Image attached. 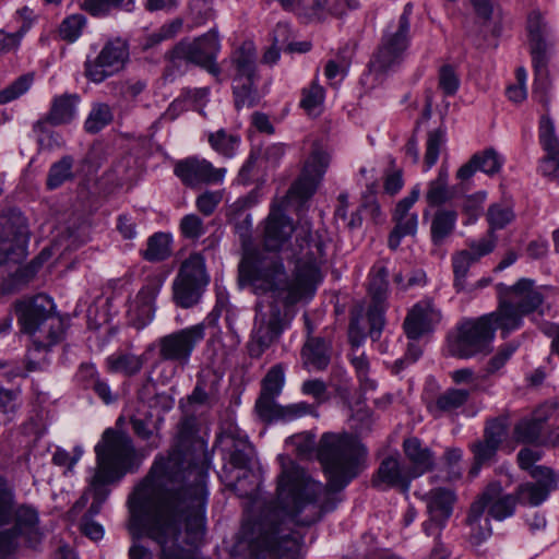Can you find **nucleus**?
I'll list each match as a JSON object with an SVG mask.
<instances>
[{
  "label": "nucleus",
  "mask_w": 559,
  "mask_h": 559,
  "mask_svg": "<svg viewBox=\"0 0 559 559\" xmlns=\"http://www.w3.org/2000/svg\"><path fill=\"white\" fill-rule=\"evenodd\" d=\"M486 200V193L480 191L469 194L464 198L462 203V212L468 218L466 224H472L477 221L483 212V204Z\"/></svg>",
  "instance_id": "54"
},
{
  "label": "nucleus",
  "mask_w": 559,
  "mask_h": 559,
  "mask_svg": "<svg viewBox=\"0 0 559 559\" xmlns=\"http://www.w3.org/2000/svg\"><path fill=\"white\" fill-rule=\"evenodd\" d=\"M72 167L73 158L69 155L52 164L47 176V187L52 190L70 180L73 177Z\"/></svg>",
  "instance_id": "38"
},
{
  "label": "nucleus",
  "mask_w": 559,
  "mask_h": 559,
  "mask_svg": "<svg viewBox=\"0 0 559 559\" xmlns=\"http://www.w3.org/2000/svg\"><path fill=\"white\" fill-rule=\"evenodd\" d=\"M174 173L187 187L198 188L202 185L223 182L226 169L215 168L212 163L205 158L191 156L178 160L175 165Z\"/></svg>",
  "instance_id": "19"
},
{
  "label": "nucleus",
  "mask_w": 559,
  "mask_h": 559,
  "mask_svg": "<svg viewBox=\"0 0 559 559\" xmlns=\"http://www.w3.org/2000/svg\"><path fill=\"white\" fill-rule=\"evenodd\" d=\"M460 86V78L455 68L451 64H443L439 70V88L447 96L456 93Z\"/></svg>",
  "instance_id": "51"
},
{
  "label": "nucleus",
  "mask_w": 559,
  "mask_h": 559,
  "mask_svg": "<svg viewBox=\"0 0 559 559\" xmlns=\"http://www.w3.org/2000/svg\"><path fill=\"white\" fill-rule=\"evenodd\" d=\"M288 26L286 24H277L274 31V45L270 47L263 55V62L274 64L280 59L278 44H284L287 39Z\"/></svg>",
  "instance_id": "59"
},
{
  "label": "nucleus",
  "mask_w": 559,
  "mask_h": 559,
  "mask_svg": "<svg viewBox=\"0 0 559 559\" xmlns=\"http://www.w3.org/2000/svg\"><path fill=\"white\" fill-rule=\"evenodd\" d=\"M445 142V133L441 129H436L428 133L426 142V153L424 157L425 170H429L438 160L440 150Z\"/></svg>",
  "instance_id": "43"
},
{
  "label": "nucleus",
  "mask_w": 559,
  "mask_h": 559,
  "mask_svg": "<svg viewBox=\"0 0 559 559\" xmlns=\"http://www.w3.org/2000/svg\"><path fill=\"white\" fill-rule=\"evenodd\" d=\"M180 231L185 238L198 239L205 234L203 221L195 214H187L180 221Z\"/></svg>",
  "instance_id": "56"
},
{
  "label": "nucleus",
  "mask_w": 559,
  "mask_h": 559,
  "mask_svg": "<svg viewBox=\"0 0 559 559\" xmlns=\"http://www.w3.org/2000/svg\"><path fill=\"white\" fill-rule=\"evenodd\" d=\"M204 336L205 326L203 323L169 333L158 341L159 356L164 360H171L186 366L194 348Z\"/></svg>",
  "instance_id": "17"
},
{
  "label": "nucleus",
  "mask_w": 559,
  "mask_h": 559,
  "mask_svg": "<svg viewBox=\"0 0 559 559\" xmlns=\"http://www.w3.org/2000/svg\"><path fill=\"white\" fill-rule=\"evenodd\" d=\"M97 468L88 488L75 502L73 511L84 508L92 499V512L99 513L109 496L108 484L120 480L140 465L132 440L123 432L107 429L95 447Z\"/></svg>",
  "instance_id": "4"
},
{
  "label": "nucleus",
  "mask_w": 559,
  "mask_h": 559,
  "mask_svg": "<svg viewBox=\"0 0 559 559\" xmlns=\"http://www.w3.org/2000/svg\"><path fill=\"white\" fill-rule=\"evenodd\" d=\"M453 198L449 189V174L447 168L441 167L438 176L429 181L425 199L430 206H440Z\"/></svg>",
  "instance_id": "30"
},
{
  "label": "nucleus",
  "mask_w": 559,
  "mask_h": 559,
  "mask_svg": "<svg viewBox=\"0 0 559 559\" xmlns=\"http://www.w3.org/2000/svg\"><path fill=\"white\" fill-rule=\"evenodd\" d=\"M13 523L5 531L14 532L15 545L23 539L27 545L35 546L41 538L37 511L28 506L16 507L13 487L0 477V527Z\"/></svg>",
  "instance_id": "11"
},
{
  "label": "nucleus",
  "mask_w": 559,
  "mask_h": 559,
  "mask_svg": "<svg viewBox=\"0 0 559 559\" xmlns=\"http://www.w3.org/2000/svg\"><path fill=\"white\" fill-rule=\"evenodd\" d=\"M499 447L491 442L483 439L472 444L471 449L474 454V460L478 464H485L489 462L497 453Z\"/></svg>",
  "instance_id": "63"
},
{
  "label": "nucleus",
  "mask_w": 559,
  "mask_h": 559,
  "mask_svg": "<svg viewBox=\"0 0 559 559\" xmlns=\"http://www.w3.org/2000/svg\"><path fill=\"white\" fill-rule=\"evenodd\" d=\"M33 84L32 74H23L0 91V105L11 103L25 94Z\"/></svg>",
  "instance_id": "45"
},
{
  "label": "nucleus",
  "mask_w": 559,
  "mask_h": 559,
  "mask_svg": "<svg viewBox=\"0 0 559 559\" xmlns=\"http://www.w3.org/2000/svg\"><path fill=\"white\" fill-rule=\"evenodd\" d=\"M388 276L389 272L383 265H376L370 272L369 294L373 301L383 302L388 293Z\"/></svg>",
  "instance_id": "40"
},
{
  "label": "nucleus",
  "mask_w": 559,
  "mask_h": 559,
  "mask_svg": "<svg viewBox=\"0 0 559 559\" xmlns=\"http://www.w3.org/2000/svg\"><path fill=\"white\" fill-rule=\"evenodd\" d=\"M469 395L471 390L450 388L438 395L435 403L429 406V409L435 416L454 412L466 404Z\"/></svg>",
  "instance_id": "29"
},
{
  "label": "nucleus",
  "mask_w": 559,
  "mask_h": 559,
  "mask_svg": "<svg viewBox=\"0 0 559 559\" xmlns=\"http://www.w3.org/2000/svg\"><path fill=\"white\" fill-rule=\"evenodd\" d=\"M154 391V384L148 382L143 385L139 395L140 399L148 404L151 408H158L163 412L173 408L175 401L171 395L167 393H154L153 396H148Z\"/></svg>",
  "instance_id": "46"
},
{
  "label": "nucleus",
  "mask_w": 559,
  "mask_h": 559,
  "mask_svg": "<svg viewBox=\"0 0 559 559\" xmlns=\"http://www.w3.org/2000/svg\"><path fill=\"white\" fill-rule=\"evenodd\" d=\"M107 365L114 372H121L126 376L138 373L143 365L144 359L130 353H118L107 358Z\"/></svg>",
  "instance_id": "33"
},
{
  "label": "nucleus",
  "mask_w": 559,
  "mask_h": 559,
  "mask_svg": "<svg viewBox=\"0 0 559 559\" xmlns=\"http://www.w3.org/2000/svg\"><path fill=\"white\" fill-rule=\"evenodd\" d=\"M508 429V417L501 416L489 420L484 431V439L497 447L503 441Z\"/></svg>",
  "instance_id": "53"
},
{
  "label": "nucleus",
  "mask_w": 559,
  "mask_h": 559,
  "mask_svg": "<svg viewBox=\"0 0 559 559\" xmlns=\"http://www.w3.org/2000/svg\"><path fill=\"white\" fill-rule=\"evenodd\" d=\"M19 322L25 333L36 335L34 344L36 349L50 347L63 337V324L53 313L52 299L39 294L28 300L15 305Z\"/></svg>",
  "instance_id": "9"
},
{
  "label": "nucleus",
  "mask_w": 559,
  "mask_h": 559,
  "mask_svg": "<svg viewBox=\"0 0 559 559\" xmlns=\"http://www.w3.org/2000/svg\"><path fill=\"white\" fill-rule=\"evenodd\" d=\"M499 305L495 312L497 326L508 334L522 325L524 316L536 311L544 302V295L534 281L520 278L513 285L496 286Z\"/></svg>",
  "instance_id": "7"
},
{
  "label": "nucleus",
  "mask_w": 559,
  "mask_h": 559,
  "mask_svg": "<svg viewBox=\"0 0 559 559\" xmlns=\"http://www.w3.org/2000/svg\"><path fill=\"white\" fill-rule=\"evenodd\" d=\"M304 366L309 370H322L330 362L329 347L321 338L309 337L301 350Z\"/></svg>",
  "instance_id": "27"
},
{
  "label": "nucleus",
  "mask_w": 559,
  "mask_h": 559,
  "mask_svg": "<svg viewBox=\"0 0 559 559\" xmlns=\"http://www.w3.org/2000/svg\"><path fill=\"white\" fill-rule=\"evenodd\" d=\"M133 7V0H84L82 3V9L94 16L105 15L118 8L132 11Z\"/></svg>",
  "instance_id": "39"
},
{
  "label": "nucleus",
  "mask_w": 559,
  "mask_h": 559,
  "mask_svg": "<svg viewBox=\"0 0 559 559\" xmlns=\"http://www.w3.org/2000/svg\"><path fill=\"white\" fill-rule=\"evenodd\" d=\"M28 226L24 215L10 210L0 217V287L11 293L29 282L52 254V248L41 252L24 267L17 266L26 255Z\"/></svg>",
  "instance_id": "5"
},
{
  "label": "nucleus",
  "mask_w": 559,
  "mask_h": 559,
  "mask_svg": "<svg viewBox=\"0 0 559 559\" xmlns=\"http://www.w3.org/2000/svg\"><path fill=\"white\" fill-rule=\"evenodd\" d=\"M476 263L465 250L456 252L452 257V267L454 274V287L462 292L466 287V276L472 264Z\"/></svg>",
  "instance_id": "41"
},
{
  "label": "nucleus",
  "mask_w": 559,
  "mask_h": 559,
  "mask_svg": "<svg viewBox=\"0 0 559 559\" xmlns=\"http://www.w3.org/2000/svg\"><path fill=\"white\" fill-rule=\"evenodd\" d=\"M84 25L85 17L81 14H73L62 21L59 34L62 39L73 43L81 36Z\"/></svg>",
  "instance_id": "49"
},
{
  "label": "nucleus",
  "mask_w": 559,
  "mask_h": 559,
  "mask_svg": "<svg viewBox=\"0 0 559 559\" xmlns=\"http://www.w3.org/2000/svg\"><path fill=\"white\" fill-rule=\"evenodd\" d=\"M17 408L16 395L14 392L0 389V424L12 420Z\"/></svg>",
  "instance_id": "58"
},
{
  "label": "nucleus",
  "mask_w": 559,
  "mask_h": 559,
  "mask_svg": "<svg viewBox=\"0 0 559 559\" xmlns=\"http://www.w3.org/2000/svg\"><path fill=\"white\" fill-rule=\"evenodd\" d=\"M222 200V191H205L197 198L195 206L204 216H210L214 213Z\"/></svg>",
  "instance_id": "57"
},
{
  "label": "nucleus",
  "mask_w": 559,
  "mask_h": 559,
  "mask_svg": "<svg viewBox=\"0 0 559 559\" xmlns=\"http://www.w3.org/2000/svg\"><path fill=\"white\" fill-rule=\"evenodd\" d=\"M114 120L111 107L105 103L93 104L85 121L84 129L88 133H97Z\"/></svg>",
  "instance_id": "32"
},
{
  "label": "nucleus",
  "mask_w": 559,
  "mask_h": 559,
  "mask_svg": "<svg viewBox=\"0 0 559 559\" xmlns=\"http://www.w3.org/2000/svg\"><path fill=\"white\" fill-rule=\"evenodd\" d=\"M535 483H526L519 487V501L525 504L538 506L546 500L549 492L557 487V476L545 466H536L531 471Z\"/></svg>",
  "instance_id": "21"
},
{
  "label": "nucleus",
  "mask_w": 559,
  "mask_h": 559,
  "mask_svg": "<svg viewBox=\"0 0 559 559\" xmlns=\"http://www.w3.org/2000/svg\"><path fill=\"white\" fill-rule=\"evenodd\" d=\"M428 519L423 523V531L428 537L438 539L453 511L455 495L444 488H436L425 496Z\"/></svg>",
  "instance_id": "18"
},
{
  "label": "nucleus",
  "mask_w": 559,
  "mask_h": 559,
  "mask_svg": "<svg viewBox=\"0 0 559 559\" xmlns=\"http://www.w3.org/2000/svg\"><path fill=\"white\" fill-rule=\"evenodd\" d=\"M516 350V345L513 343L502 346L497 354L490 358L486 367V376L497 373L510 359V357Z\"/></svg>",
  "instance_id": "60"
},
{
  "label": "nucleus",
  "mask_w": 559,
  "mask_h": 559,
  "mask_svg": "<svg viewBox=\"0 0 559 559\" xmlns=\"http://www.w3.org/2000/svg\"><path fill=\"white\" fill-rule=\"evenodd\" d=\"M329 163V154L313 146L282 204H273L264 221L263 243L267 252H261L255 260L245 259L239 265L240 276L261 296L249 343L251 356L259 357L280 337L290 309L310 299L321 281L322 246L311 241L308 224L300 227L296 246L292 243L296 227L285 214L284 206L296 204L299 207L307 202L316 192Z\"/></svg>",
  "instance_id": "1"
},
{
  "label": "nucleus",
  "mask_w": 559,
  "mask_h": 559,
  "mask_svg": "<svg viewBox=\"0 0 559 559\" xmlns=\"http://www.w3.org/2000/svg\"><path fill=\"white\" fill-rule=\"evenodd\" d=\"M164 282L165 276L162 274L147 276L144 285L130 302L129 312H133L142 324H145L153 319L155 311V298L163 287Z\"/></svg>",
  "instance_id": "22"
},
{
  "label": "nucleus",
  "mask_w": 559,
  "mask_h": 559,
  "mask_svg": "<svg viewBox=\"0 0 559 559\" xmlns=\"http://www.w3.org/2000/svg\"><path fill=\"white\" fill-rule=\"evenodd\" d=\"M402 448L408 462L406 467L414 479L433 469L436 465L435 454L421 440L416 437L406 438Z\"/></svg>",
  "instance_id": "23"
},
{
  "label": "nucleus",
  "mask_w": 559,
  "mask_h": 559,
  "mask_svg": "<svg viewBox=\"0 0 559 559\" xmlns=\"http://www.w3.org/2000/svg\"><path fill=\"white\" fill-rule=\"evenodd\" d=\"M234 68L233 93L238 110L255 106L262 97L257 87V49L252 41H243L231 55Z\"/></svg>",
  "instance_id": "13"
},
{
  "label": "nucleus",
  "mask_w": 559,
  "mask_h": 559,
  "mask_svg": "<svg viewBox=\"0 0 559 559\" xmlns=\"http://www.w3.org/2000/svg\"><path fill=\"white\" fill-rule=\"evenodd\" d=\"M80 374L83 378L90 379L88 385L106 404H110L115 401V396L111 394L109 385L98 378L94 366L82 365L80 369Z\"/></svg>",
  "instance_id": "44"
},
{
  "label": "nucleus",
  "mask_w": 559,
  "mask_h": 559,
  "mask_svg": "<svg viewBox=\"0 0 559 559\" xmlns=\"http://www.w3.org/2000/svg\"><path fill=\"white\" fill-rule=\"evenodd\" d=\"M473 156H478L477 162L478 170L484 171L488 175L498 173L501 168V160L496 151L489 148L481 153H476Z\"/></svg>",
  "instance_id": "61"
},
{
  "label": "nucleus",
  "mask_w": 559,
  "mask_h": 559,
  "mask_svg": "<svg viewBox=\"0 0 559 559\" xmlns=\"http://www.w3.org/2000/svg\"><path fill=\"white\" fill-rule=\"evenodd\" d=\"M542 433L543 427L531 416L519 420L513 429L514 439L521 443H538Z\"/></svg>",
  "instance_id": "35"
},
{
  "label": "nucleus",
  "mask_w": 559,
  "mask_h": 559,
  "mask_svg": "<svg viewBox=\"0 0 559 559\" xmlns=\"http://www.w3.org/2000/svg\"><path fill=\"white\" fill-rule=\"evenodd\" d=\"M80 97L76 94H62L52 99L48 112L49 124L60 126L71 122L76 115Z\"/></svg>",
  "instance_id": "26"
},
{
  "label": "nucleus",
  "mask_w": 559,
  "mask_h": 559,
  "mask_svg": "<svg viewBox=\"0 0 559 559\" xmlns=\"http://www.w3.org/2000/svg\"><path fill=\"white\" fill-rule=\"evenodd\" d=\"M383 302L373 301L367 312V320L370 324L369 334L372 338L380 333L384 319H383Z\"/></svg>",
  "instance_id": "62"
},
{
  "label": "nucleus",
  "mask_w": 559,
  "mask_h": 559,
  "mask_svg": "<svg viewBox=\"0 0 559 559\" xmlns=\"http://www.w3.org/2000/svg\"><path fill=\"white\" fill-rule=\"evenodd\" d=\"M284 385V371L280 365L272 367L263 379L261 393L278 396Z\"/></svg>",
  "instance_id": "55"
},
{
  "label": "nucleus",
  "mask_w": 559,
  "mask_h": 559,
  "mask_svg": "<svg viewBox=\"0 0 559 559\" xmlns=\"http://www.w3.org/2000/svg\"><path fill=\"white\" fill-rule=\"evenodd\" d=\"M367 455L360 441L348 433H324L319 442L318 459L329 475L332 491L343 489L364 468Z\"/></svg>",
  "instance_id": "6"
},
{
  "label": "nucleus",
  "mask_w": 559,
  "mask_h": 559,
  "mask_svg": "<svg viewBox=\"0 0 559 559\" xmlns=\"http://www.w3.org/2000/svg\"><path fill=\"white\" fill-rule=\"evenodd\" d=\"M129 59V46L121 38L108 40L99 53L87 58L84 63V75L94 83H102L123 69Z\"/></svg>",
  "instance_id": "16"
},
{
  "label": "nucleus",
  "mask_w": 559,
  "mask_h": 559,
  "mask_svg": "<svg viewBox=\"0 0 559 559\" xmlns=\"http://www.w3.org/2000/svg\"><path fill=\"white\" fill-rule=\"evenodd\" d=\"M322 491L320 483L311 479L293 461H282V472L277 477L276 506L265 509L259 525L261 552H267L274 559L292 558L298 550L299 540L283 528L284 518H297L309 504H312Z\"/></svg>",
  "instance_id": "3"
},
{
  "label": "nucleus",
  "mask_w": 559,
  "mask_h": 559,
  "mask_svg": "<svg viewBox=\"0 0 559 559\" xmlns=\"http://www.w3.org/2000/svg\"><path fill=\"white\" fill-rule=\"evenodd\" d=\"M324 88L317 82H312L309 87L302 90L300 106L308 115H318L323 106Z\"/></svg>",
  "instance_id": "42"
},
{
  "label": "nucleus",
  "mask_w": 559,
  "mask_h": 559,
  "mask_svg": "<svg viewBox=\"0 0 559 559\" xmlns=\"http://www.w3.org/2000/svg\"><path fill=\"white\" fill-rule=\"evenodd\" d=\"M301 392L305 395L312 396L318 404H321L328 399V386L324 381L319 379H310L302 383Z\"/></svg>",
  "instance_id": "64"
},
{
  "label": "nucleus",
  "mask_w": 559,
  "mask_h": 559,
  "mask_svg": "<svg viewBox=\"0 0 559 559\" xmlns=\"http://www.w3.org/2000/svg\"><path fill=\"white\" fill-rule=\"evenodd\" d=\"M209 281L203 255L201 253L190 254L181 263L173 284L176 304L181 308H190L195 305Z\"/></svg>",
  "instance_id": "15"
},
{
  "label": "nucleus",
  "mask_w": 559,
  "mask_h": 559,
  "mask_svg": "<svg viewBox=\"0 0 559 559\" xmlns=\"http://www.w3.org/2000/svg\"><path fill=\"white\" fill-rule=\"evenodd\" d=\"M497 246V236L492 231H487V235L478 240L468 242V248L465 249L475 262L480 258L491 253Z\"/></svg>",
  "instance_id": "48"
},
{
  "label": "nucleus",
  "mask_w": 559,
  "mask_h": 559,
  "mask_svg": "<svg viewBox=\"0 0 559 559\" xmlns=\"http://www.w3.org/2000/svg\"><path fill=\"white\" fill-rule=\"evenodd\" d=\"M539 139L545 152H559V140L555 133L554 123L547 116L540 119Z\"/></svg>",
  "instance_id": "52"
},
{
  "label": "nucleus",
  "mask_w": 559,
  "mask_h": 559,
  "mask_svg": "<svg viewBox=\"0 0 559 559\" xmlns=\"http://www.w3.org/2000/svg\"><path fill=\"white\" fill-rule=\"evenodd\" d=\"M420 195V186L415 185L409 194L401 199L393 212L392 221L395 226L389 235L388 245L392 250H396L401 243L403 237L414 236L418 228V215L411 212V209L418 201Z\"/></svg>",
  "instance_id": "20"
},
{
  "label": "nucleus",
  "mask_w": 559,
  "mask_h": 559,
  "mask_svg": "<svg viewBox=\"0 0 559 559\" xmlns=\"http://www.w3.org/2000/svg\"><path fill=\"white\" fill-rule=\"evenodd\" d=\"M209 142L218 154L230 158L236 154L240 139L238 135L227 133L221 129L209 135Z\"/></svg>",
  "instance_id": "36"
},
{
  "label": "nucleus",
  "mask_w": 559,
  "mask_h": 559,
  "mask_svg": "<svg viewBox=\"0 0 559 559\" xmlns=\"http://www.w3.org/2000/svg\"><path fill=\"white\" fill-rule=\"evenodd\" d=\"M439 320V312L430 304H417L407 314L403 326L408 338L417 340L429 332Z\"/></svg>",
  "instance_id": "25"
},
{
  "label": "nucleus",
  "mask_w": 559,
  "mask_h": 559,
  "mask_svg": "<svg viewBox=\"0 0 559 559\" xmlns=\"http://www.w3.org/2000/svg\"><path fill=\"white\" fill-rule=\"evenodd\" d=\"M515 215L513 209L510 205L495 203L491 204L486 214V218L489 225L488 231H492L496 234V230L502 229L508 226L513 219Z\"/></svg>",
  "instance_id": "37"
},
{
  "label": "nucleus",
  "mask_w": 559,
  "mask_h": 559,
  "mask_svg": "<svg viewBox=\"0 0 559 559\" xmlns=\"http://www.w3.org/2000/svg\"><path fill=\"white\" fill-rule=\"evenodd\" d=\"M275 399L276 395L260 393L255 402V412L262 420L277 421L281 405L276 403Z\"/></svg>",
  "instance_id": "47"
},
{
  "label": "nucleus",
  "mask_w": 559,
  "mask_h": 559,
  "mask_svg": "<svg viewBox=\"0 0 559 559\" xmlns=\"http://www.w3.org/2000/svg\"><path fill=\"white\" fill-rule=\"evenodd\" d=\"M219 49L218 34L213 29L192 40H180L166 53L165 80L174 81L187 71L190 63L199 66L218 78L221 68L216 63V57Z\"/></svg>",
  "instance_id": "8"
},
{
  "label": "nucleus",
  "mask_w": 559,
  "mask_h": 559,
  "mask_svg": "<svg viewBox=\"0 0 559 559\" xmlns=\"http://www.w3.org/2000/svg\"><path fill=\"white\" fill-rule=\"evenodd\" d=\"M411 12L412 5L407 4L399 20L391 23L384 31L381 43L370 61V70L376 74H385L402 62L408 46Z\"/></svg>",
  "instance_id": "14"
},
{
  "label": "nucleus",
  "mask_w": 559,
  "mask_h": 559,
  "mask_svg": "<svg viewBox=\"0 0 559 559\" xmlns=\"http://www.w3.org/2000/svg\"><path fill=\"white\" fill-rule=\"evenodd\" d=\"M252 447L247 438H238L233 440L231 450L229 453V464L242 472L246 477L252 457Z\"/></svg>",
  "instance_id": "34"
},
{
  "label": "nucleus",
  "mask_w": 559,
  "mask_h": 559,
  "mask_svg": "<svg viewBox=\"0 0 559 559\" xmlns=\"http://www.w3.org/2000/svg\"><path fill=\"white\" fill-rule=\"evenodd\" d=\"M516 499L512 495H503L500 484H489L478 500L471 506L467 522L471 526L472 540L478 544L491 534L489 520L483 519L486 508L493 519L502 521L513 514Z\"/></svg>",
  "instance_id": "12"
},
{
  "label": "nucleus",
  "mask_w": 559,
  "mask_h": 559,
  "mask_svg": "<svg viewBox=\"0 0 559 559\" xmlns=\"http://www.w3.org/2000/svg\"><path fill=\"white\" fill-rule=\"evenodd\" d=\"M496 329L499 328L493 313L462 322L448 337L449 354L460 359L488 354Z\"/></svg>",
  "instance_id": "10"
},
{
  "label": "nucleus",
  "mask_w": 559,
  "mask_h": 559,
  "mask_svg": "<svg viewBox=\"0 0 559 559\" xmlns=\"http://www.w3.org/2000/svg\"><path fill=\"white\" fill-rule=\"evenodd\" d=\"M277 414V421H292L306 415H316V408L306 402H297L285 406L281 405Z\"/></svg>",
  "instance_id": "50"
},
{
  "label": "nucleus",
  "mask_w": 559,
  "mask_h": 559,
  "mask_svg": "<svg viewBox=\"0 0 559 559\" xmlns=\"http://www.w3.org/2000/svg\"><path fill=\"white\" fill-rule=\"evenodd\" d=\"M171 254V237L165 233H156L147 239L142 255L146 261L159 262Z\"/></svg>",
  "instance_id": "31"
},
{
  "label": "nucleus",
  "mask_w": 559,
  "mask_h": 559,
  "mask_svg": "<svg viewBox=\"0 0 559 559\" xmlns=\"http://www.w3.org/2000/svg\"><path fill=\"white\" fill-rule=\"evenodd\" d=\"M457 213L454 210H438L430 225L431 241L436 246H441L453 234L456 225Z\"/></svg>",
  "instance_id": "28"
},
{
  "label": "nucleus",
  "mask_w": 559,
  "mask_h": 559,
  "mask_svg": "<svg viewBox=\"0 0 559 559\" xmlns=\"http://www.w3.org/2000/svg\"><path fill=\"white\" fill-rule=\"evenodd\" d=\"M194 421L179 424L177 442L167 459L155 460L147 476L131 493L132 527L135 528L157 493H163L185 504L189 536L195 537L203 524L206 504V472L195 463Z\"/></svg>",
  "instance_id": "2"
},
{
  "label": "nucleus",
  "mask_w": 559,
  "mask_h": 559,
  "mask_svg": "<svg viewBox=\"0 0 559 559\" xmlns=\"http://www.w3.org/2000/svg\"><path fill=\"white\" fill-rule=\"evenodd\" d=\"M413 479L407 467L401 464L399 457L388 456L380 463L372 483L374 486H385L407 491Z\"/></svg>",
  "instance_id": "24"
}]
</instances>
